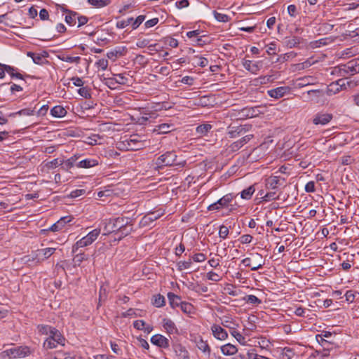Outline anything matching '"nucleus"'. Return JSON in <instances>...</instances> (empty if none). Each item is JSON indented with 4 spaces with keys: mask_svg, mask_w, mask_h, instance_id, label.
<instances>
[{
    "mask_svg": "<svg viewBox=\"0 0 359 359\" xmlns=\"http://www.w3.org/2000/svg\"><path fill=\"white\" fill-rule=\"evenodd\" d=\"M100 233V229H95L89 232L86 236L78 241L72 247V252L76 253L79 248L90 245L98 237Z\"/></svg>",
    "mask_w": 359,
    "mask_h": 359,
    "instance_id": "f257e3e1",
    "label": "nucleus"
},
{
    "mask_svg": "<svg viewBox=\"0 0 359 359\" xmlns=\"http://www.w3.org/2000/svg\"><path fill=\"white\" fill-rule=\"evenodd\" d=\"M44 53L45 55H41L40 54H36L33 52H27V55L28 57H30L35 64L43 65L45 62L43 57H46L48 55L46 52H44Z\"/></svg>",
    "mask_w": 359,
    "mask_h": 359,
    "instance_id": "7c9ffc66",
    "label": "nucleus"
},
{
    "mask_svg": "<svg viewBox=\"0 0 359 359\" xmlns=\"http://www.w3.org/2000/svg\"><path fill=\"white\" fill-rule=\"evenodd\" d=\"M34 109H21L17 112H15V113H11L9 114V116H15L16 115H20V116H32L34 115Z\"/></svg>",
    "mask_w": 359,
    "mask_h": 359,
    "instance_id": "ea45409f",
    "label": "nucleus"
},
{
    "mask_svg": "<svg viewBox=\"0 0 359 359\" xmlns=\"http://www.w3.org/2000/svg\"><path fill=\"white\" fill-rule=\"evenodd\" d=\"M191 264H192V262H191V259H189L188 261H180L179 262H177V269L179 271L187 269L190 268Z\"/></svg>",
    "mask_w": 359,
    "mask_h": 359,
    "instance_id": "de8ad7c7",
    "label": "nucleus"
},
{
    "mask_svg": "<svg viewBox=\"0 0 359 359\" xmlns=\"http://www.w3.org/2000/svg\"><path fill=\"white\" fill-rule=\"evenodd\" d=\"M180 307L184 313L190 314L193 313L194 306L189 302H182Z\"/></svg>",
    "mask_w": 359,
    "mask_h": 359,
    "instance_id": "a19ab883",
    "label": "nucleus"
},
{
    "mask_svg": "<svg viewBox=\"0 0 359 359\" xmlns=\"http://www.w3.org/2000/svg\"><path fill=\"white\" fill-rule=\"evenodd\" d=\"M305 191L307 193H313L316 191L315 183L313 181L309 182L305 186Z\"/></svg>",
    "mask_w": 359,
    "mask_h": 359,
    "instance_id": "e2e57ef3",
    "label": "nucleus"
},
{
    "mask_svg": "<svg viewBox=\"0 0 359 359\" xmlns=\"http://www.w3.org/2000/svg\"><path fill=\"white\" fill-rule=\"evenodd\" d=\"M58 344L52 337L48 338L43 343V347L46 349L55 348Z\"/></svg>",
    "mask_w": 359,
    "mask_h": 359,
    "instance_id": "49530a36",
    "label": "nucleus"
},
{
    "mask_svg": "<svg viewBox=\"0 0 359 359\" xmlns=\"http://www.w3.org/2000/svg\"><path fill=\"white\" fill-rule=\"evenodd\" d=\"M144 15H139L135 20H133L132 27L133 29H137L144 20Z\"/></svg>",
    "mask_w": 359,
    "mask_h": 359,
    "instance_id": "13d9d810",
    "label": "nucleus"
},
{
    "mask_svg": "<svg viewBox=\"0 0 359 359\" xmlns=\"http://www.w3.org/2000/svg\"><path fill=\"white\" fill-rule=\"evenodd\" d=\"M152 303L156 307H161L165 304V297L161 294L155 295Z\"/></svg>",
    "mask_w": 359,
    "mask_h": 359,
    "instance_id": "37998d69",
    "label": "nucleus"
},
{
    "mask_svg": "<svg viewBox=\"0 0 359 359\" xmlns=\"http://www.w3.org/2000/svg\"><path fill=\"white\" fill-rule=\"evenodd\" d=\"M96 65L102 70H105L108 67V60L106 59H100L96 62Z\"/></svg>",
    "mask_w": 359,
    "mask_h": 359,
    "instance_id": "680f3d73",
    "label": "nucleus"
},
{
    "mask_svg": "<svg viewBox=\"0 0 359 359\" xmlns=\"http://www.w3.org/2000/svg\"><path fill=\"white\" fill-rule=\"evenodd\" d=\"M38 327L39 332L44 334H50L54 328L48 325H39Z\"/></svg>",
    "mask_w": 359,
    "mask_h": 359,
    "instance_id": "bf43d9fd",
    "label": "nucleus"
},
{
    "mask_svg": "<svg viewBox=\"0 0 359 359\" xmlns=\"http://www.w3.org/2000/svg\"><path fill=\"white\" fill-rule=\"evenodd\" d=\"M163 327L168 333H173L177 331L175 323L170 319H163Z\"/></svg>",
    "mask_w": 359,
    "mask_h": 359,
    "instance_id": "473e14b6",
    "label": "nucleus"
},
{
    "mask_svg": "<svg viewBox=\"0 0 359 359\" xmlns=\"http://www.w3.org/2000/svg\"><path fill=\"white\" fill-rule=\"evenodd\" d=\"M55 248H48L45 249H41L38 250L39 255H43L44 259H48L50 257L55 251Z\"/></svg>",
    "mask_w": 359,
    "mask_h": 359,
    "instance_id": "c03bdc74",
    "label": "nucleus"
},
{
    "mask_svg": "<svg viewBox=\"0 0 359 359\" xmlns=\"http://www.w3.org/2000/svg\"><path fill=\"white\" fill-rule=\"evenodd\" d=\"M231 335L242 345H246L247 341L244 336H243L239 332L232 330L231 332Z\"/></svg>",
    "mask_w": 359,
    "mask_h": 359,
    "instance_id": "79ce46f5",
    "label": "nucleus"
},
{
    "mask_svg": "<svg viewBox=\"0 0 359 359\" xmlns=\"http://www.w3.org/2000/svg\"><path fill=\"white\" fill-rule=\"evenodd\" d=\"M211 331L213 336L218 340H225L228 337L227 332L219 325H212Z\"/></svg>",
    "mask_w": 359,
    "mask_h": 359,
    "instance_id": "1a4fd4ad",
    "label": "nucleus"
},
{
    "mask_svg": "<svg viewBox=\"0 0 359 359\" xmlns=\"http://www.w3.org/2000/svg\"><path fill=\"white\" fill-rule=\"evenodd\" d=\"M213 15L215 19L219 22H226L230 19L227 15L219 13L216 11H213Z\"/></svg>",
    "mask_w": 359,
    "mask_h": 359,
    "instance_id": "a18cd8bd",
    "label": "nucleus"
},
{
    "mask_svg": "<svg viewBox=\"0 0 359 359\" xmlns=\"http://www.w3.org/2000/svg\"><path fill=\"white\" fill-rule=\"evenodd\" d=\"M255 189L254 186H250L247 189L243 190L241 193V196L243 199L248 200L251 198L252 194H254Z\"/></svg>",
    "mask_w": 359,
    "mask_h": 359,
    "instance_id": "c9c22d12",
    "label": "nucleus"
},
{
    "mask_svg": "<svg viewBox=\"0 0 359 359\" xmlns=\"http://www.w3.org/2000/svg\"><path fill=\"white\" fill-rule=\"evenodd\" d=\"M248 131L247 126H229L228 127L227 134L230 138H236V137L243 135Z\"/></svg>",
    "mask_w": 359,
    "mask_h": 359,
    "instance_id": "423d86ee",
    "label": "nucleus"
},
{
    "mask_svg": "<svg viewBox=\"0 0 359 359\" xmlns=\"http://www.w3.org/2000/svg\"><path fill=\"white\" fill-rule=\"evenodd\" d=\"M127 53V48L125 46L116 47L115 49L107 53V56L109 59L115 60L118 57L124 56Z\"/></svg>",
    "mask_w": 359,
    "mask_h": 359,
    "instance_id": "9b49d317",
    "label": "nucleus"
},
{
    "mask_svg": "<svg viewBox=\"0 0 359 359\" xmlns=\"http://www.w3.org/2000/svg\"><path fill=\"white\" fill-rule=\"evenodd\" d=\"M288 91V87L282 86L269 90L268 94L271 97L278 99L283 97Z\"/></svg>",
    "mask_w": 359,
    "mask_h": 359,
    "instance_id": "2eb2a0df",
    "label": "nucleus"
},
{
    "mask_svg": "<svg viewBox=\"0 0 359 359\" xmlns=\"http://www.w3.org/2000/svg\"><path fill=\"white\" fill-rule=\"evenodd\" d=\"M207 278L208 280L215 281V282H217L220 280L219 275L213 271H210V272L208 273Z\"/></svg>",
    "mask_w": 359,
    "mask_h": 359,
    "instance_id": "338daca9",
    "label": "nucleus"
},
{
    "mask_svg": "<svg viewBox=\"0 0 359 359\" xmlns=\"http://www.w3.org/2000/svg\"><path fill=\"white\" fill-rule=\"evenodd\" d=\"M206 259L203 253H196L193 256V260L196 262H202Z\"/></svg>",
    "mask_w": 359,
    "mask_h": 359,
    "instance_id": "69168bd1",
    "label": "nucleus"
},
{
    "mask_svg": "<svg viewBox=\"0 0 359 359\" xmlns=\"http://www.w3.org/2000/svg\"><path fill=\"white\" fill-rule=\"evenodd\" d=\"M327 41H328V39H327V38L314 41H312L310 43V46L312 48H318V47H320L321 46L327 45Z\"/></svg>",
    "mask_w": 359,
    "mask_h": 359,
    "instance_id": "09e8293b",
    "label": "nucleus"
},
{
    "mask_svg": "<svg viewBox=\"0 0 359 359\" xmlns=\"http://www.w3.org/2000/svg\"><path fill=\"white\" fill-rule=\"evenodd\" d=\"M302 39L298 36H292L285 39V45L289 48L297 47L302 42Z\"/></svg>",
    "mask_w": 359,
    "mask_h": 359,
    "instance_id": "2f4dec72",
    "label": "nucleus"
},
{
    "mask_svg": "<svg viewBox=\"0 0 359 359\" xmlns=\"http://www.w3.org/2000/svg\"><path fill=\"white\" fill-rule=\"evenodd\" d=\"M73 217L72 216H66L60 218L57 222L53 224L50 230L52 231H60L67 223H69L72 221Z\"/></svg>",
    "mask_w": 359,
    "mask_h": 359,
    "instance_id": "4468645a",
    "label": "nucleus"
},
{
    "mask_svg": "<svg viewBox=\"0 0 359 359\" xmlns=\"http://www.w3.org/2000/svg\"><path fill=\"white\" fill-rule=\"evenodd\" d=\"M172 348L178 359H189V351L184 346L180 344H175Z\"/></svg>",
    "mask_w": 359,
    "mask_h": 359,
    "instance_id": "9d476101",
    "label": "nucleus"
},
{
    "mask_svg": "<svg viewBox=\"0 0 359 359\" xmlns=\"http://www.w3.org/2000/svg\"><path fill=\"white\" fill-rule=\"evenodd\" d=\"M133 18H129L127 20H123L116 22V27L119 29H123L133 23Z\"/></svg>",
    "mask_w": 359,
    "mask_h": 359,
    "instance_id": "864d4df0",
    "label": "nucleus"
},
{
    "mask_svg": "<svg viewBox=\"0 0 359 359\" xmlns=\"http://www.w3.org/2000/svg\"><path fill=\"white\" fill-rule=\"evenodd\" d=\"M104 231H105L104 232V235H107V234H109V233H114L115 234V236L117 235V229L116 227H114L113 226V220L112 219H105L104 221Z\"/></svg>",
    "mask_w": 359,
    "mask_h": 359,
    "instance_id": "bb28decb",
    "label": "nucleus"
},
{
    "mask_svg": "<svg viewBox=\"0 0 359 359\" xmlns=\"http://www.w3.org/2000/svg\"><path fill=\"white\" fill-rule=\"evenodd\" d=\"M62 11L67 13L65 18V22L70 26L74 25L76 24V18H78V13L64 8H62Z\"/></svg>",
    "mask_w": 359,
    "mask_h": 359,
    "instance_id": "aec40b11",
    "label": "nucleus"
},
{
    "mask_svg": "<svg viewBox=\"0 0 359 359\" xmlns=\"http://www.w3.org/2000/svg\"><path fill=\"white\" fill-rule=\"evenodd\" d=\"M177 156L174 151H166L165 154L161 155L156 160V165L158 168L163 166H172L179 165L180 163L177 162Z\"/></svg>",
    "mask_w": 359,
    "mask_h": 359,
    "instance_id": "f03ea898",
    "label": "nucleus"
},
{
    "mask_svg": "<svg viewBox=\"0 0 359 359\" xmlns=\"http://www.w3.org/2000/svg\"><path fill=\"white\" fill-rule=\"evenodd\" d=\"M29 350L27 347H18L4 351L2 353L11 358H20L26 356Z\"/></svg>",
    "mask_w": 359,
    "mask_h": 359,
    "instance_id": "7ed1b4c3",
    "label": "nucleus"
},
{
    "mask_svg": "<svg viewBox=\"0 0 359 359\" xmlns=\"http://www.w3.org/2000/svg\"><path fill=\"white\" fill-rule=\"evenodd\" d=\"M252 240V236L250 234H245L240 237V241L243 244L250 243Z\"/></svg>",
    "mask_w": 359,
    "mask_h": 359,
    "instance_id": "774afa93",
    "label": "nucleus"
},
{
    "mask_svg": "<svg viewBox=\"0 0 359 359\" xmlns=\"http://www.w3.org/2000/svg\"><path fill=\"white\" fill-rule=\"evenodd\" d=\"M151 342L162 348H167L170 346L169 340L165 337L156 334L151 337Z\"/></svg>",
    "mask_w": 359,
    "mask_h": 359,
    "instance_id": "6e6552de",
    "label": "nucleus"
},
{
    "mask_svg": "<svg viewBox=\"0 0 359 359\" xmlns=\"http://www.w3.org/2000/svg\"><path fill=\"white\" fill-rule=\"evenodd\" d=\"M233 198V197L231 194H226L217 202L210 205L208 209V210H216L226 207L232 201Z\"/></svg>",
    "mask_w": 359,
    "mask_h": 359,
    "instance_id": "20e7f679",
    "label": "nucleus"
},
{
    "mask_svg": "<svg viewBox=\"0 0 359 359\" xmlns=\"http://www.w3.org/2000/svg\"><path fill=\"white\" fill-rule=\"evenodd\" d=\"M278 352V359H292L295 355L294 349L290 347L280 348Z\"/></svg>",
    "mask_w": 359,
    "mask_h": 359,
    "instance_id": "dca6fc26",
    "label": "nucleus"
},
{
    "mask_svg": "<svg viewBox=\"0 0 359 359\" xmlns=\"http://www.w3.org/2000/svg\"><path fill=\"white\" fill-rule=\"evenodd\" d=\"M78 93L84 98H90V89L88 87H82L78 90Z\"/></svg>",
    "mask_w": 359,
    "mask_h": 359,
    "instance_id": "3c124183",
    "label": "nucleus"
},
{
    "mask_svg": "<svg viewBox=\"0 0 359 359\" xmlns=\"http://www.w3.org/2000/svg\"><path fill=\"white\" fill-rule=\"evenodd\" d=\"M243 65L247 70L250 71L252 74H257L259 70V62L252 64V61L245 60L243 62Z\"/></svg>",
    "mask_w": 359,
    "mask_h": 359,
    "instance_id": "c756f323",
    "label": "nucleus"
},
{
    "mask_svg": "<svg viewBox=\"0 0 359 359\" xmlns=\"http://www.w3.org/2000/svg\"><path fill=\"white\" fill-rule=\"evenodd\" d=\"M245 300H246L247 303L254 304V305H258L262 303V301L259 298H257L255 295H253V294L248 295L245 297Z\"/></svg>",
    "mask_w": 359,
    "mask_h": 359,
    "instance_id": "5fc2aeb1",
    "label": "nucleus"
},
{
    "mask_svg": "<svg viewBox=\"0 0 359 359\" xmlns=\"http://www.w3.org/2000/svg\"><path fill=\"white\" fill-rule=\"evenodd\" d=\"M161 213L159 212H149L147 215H144L140 221V225L147 226L149 225V224L157 219H158L161 216Z\"/></svg>",
    "mask_w": 359,
    "mask_h": 359,
    "instance_id": "ddd939ff",
    "label": "nucleus"
},
{
    "mask_svg": "<svg viewBox=\"0 0 359 359\" xmlns=\"http://www.w3.org/2000/svg\"><path fill=\"white\" fill-rule=\"evenodd\" d=\"M220 348L222 353L225 355H233L238 352L237 347L229 343L222 346Z\"/></svg>",
    "mask_w": 359,
    "mask_h": 359,
    "instance_id": "4be33fe9",
    "label": "nucleus"
},
{
    "mask_svg": "<svg viewBox=\"0 0 359 359\" xmlns=\"http://www.w3.org/2000/svg\"><path fill=\"white\" fill-rule=\"evenodd\" d=\"M139 135L135 134L130 136V139L127 140L126 142H127L126 149L128 150L136 151L141 149L140 146L133 147L132 144H141L142 142L139 140Z\"/></svg>",
    "mask_w": 359,
    "mask_h": 359,
    "instance_id": "a211bd4d",
    "label": "nucleus"
},
{
    "mask_svg": "<svg viewBox=\"0 0 359 359\" xmlns=\"http://www.w3.org/2000/svg\"><path fill=\"white\" fill-rule=\"evenodd\" d=\"M133 223L131 222V223L126 224L123 227H122L120 230L118 231L116 236L118 237V239L120 240L122 238H124L129 235L133 230Z\"/></svg>",
    "mask_w": 359,
    "mask_h": 359,
    "instance_id": "5701e85b",
    "label": "nucleus"
},
{
    "mask_svg": "<svg viewBox=\"0 0 359 359\" xmlns=\"http://www.w3.org/2000/svg\"><path fill=\"white\" fill-rule=\"evenodd\" d=\"M337 70L339 71V76L343 77H346L348 75H354L358 73L353 60L349 61L345 65H339V68L337 69Z\"/></svg>",
    "mask_w": 359,
    "mask_h": 359,
    "instance_id": "39448f33",
    "label": "nucleus"
},
{
    "mask_svg": "<svg viewBox=\"0 0 359 359\" xmlns=\"http://www.w3.org/2000/svg\"><path fill=\"white\" fill-rule=\"evenodd\" d=\"M173 125L168 123H162L156 126L154 129V132H156L158 134H166L173 130Z\"/></svg>",
    "mask_w": 359,
    "mask_h": 359,
    "instance_id": "393cba45",
    "label": "nucleus"
},
{
    "mask_svg": "<svg viewBox=\"0 0 359 359\" xmlns=\"http://www.w3.org/2000/svg\"><path fill=\"white\" fill-rule=\"evenodd\" d=\"M168 298L169 299L170 304L172 308L180 306L182 302L181 297L172 292L168 293Z\"/></svg>",
    "mask_w": 359,
    "mask_h": 359,
    "instance_id": "a878e982",
    "label": "nucleus"
},
{
    "mask_svg": "<svg viewBox=\"0 0 359 359\" xmlns=\"http://www.w3.org/2000/svg\"><path fill=\"white\" fill-rule=\"evenodd\" d=\"M50 114L54 117L62 118L67 114V111L63 107L57 105L51 109Z\"/></svg>",
    "mask_w": 359,
    "mask_h": 359,
    "instance_id": "cd10ccee",
    "label": "nucleus"
},
{
    "mask_svg": "<svg viewBox=\"0 0 359 359\" xmlns=\"http://www.w3.org/2000/svg\"><path fill=\"white\" fill-rule=\"evenodd\" d=\"M113 220V226L116 227V229L117 231L120 230L122 227L126 226L128 224L131 223L133 222V219L129 217H118L114 219H112Z\"/></svg>",
    "mask_w": 359,
    "mask_h": 359,
    "instance_id": "f3484780",
    "label": "nucleus"
},
{
    "mask_svg": "<svg viewBox=\"0 0 359 359\" xmlns=\"http://www.w3.org/2000/svg\"><path fill=\"white\" fill-rule=\"evenodd\" d=\"M241 113L243 116L247 118H253L257 117L259 114H263L260 110V107H245L241 110Z\"/></svg>",
    "mask_w": 359,
    "mask_h": 359,
    "instance_id": "f8f14e48",
    "label": "nucleus"
},
{
    "mask_svg": "<svg viewBox=\"0 0 359 359\" xmlns=\"http://www.w3.org/2000/svg\"><path fill=\"white\" fill-rule=\"evenodd\" d=\"M287 13L291 17H296L298 14L297 6L293 4L289 5L287 6Z\"/></svg>",
    "mask_w": 359,
    "mask_h": 359,
    "instance_id": "052dcab7",
    "label": "nucleus"
},
{
    "mask_svg": "<svg viewBox=\"0 0 359 359\" xmlns=\"http://www.w3.org/2000/svg\"><path fill=\"white\" fill-rule=\"evenodd\" d=\"M111 81H114L115 83L126 85L128 83V78L126 76L125 74H115L114 78L110 79Z\"/></svg>",
    "mask_w": 359,
    "mask_h": 359,
    "instance_id": "72a5a7b5",
    "label": "nucleus"
},
{
    "mask_svg": "<svg viewBox=\"0 0 359 359\" xmlns=\"http://www.w3.org/2000/svg\"><path fill=\"white\" fill-rule=\"evenodd\" d=\"M222 324L223 326L229 328L231 330H235L236 326L237 325L230 318H227L226 319L224 320Z\"/></svg>",
    "mask_w": 359,
    "mask_h": 359,
    "instance_id": "603ef678",
    "label": "nucleus"
},
{
    "mask_svg": "<svg viewBox=\"0 0 359 359\" xmlns=\"http://www.w3.org/2000/svg\"><path fill=\"white\" fill-rule=\"evenodd\" d=\"M50 337L54 339L57 344L63 345V341H65V339L62 336L60 332L55 328H53V330L50 334Z\"/></svg>",
    "mask_w": 359,
    "mask_h": 359,
    "instance_id": "f704fd0d",
    "label": "nucleus"
},
{
    "mask_svg": "<svg viewBox=\"0 0 359 359\" xmlns=\"http://www.w3.org/2000/svg\"><path fill=\"white\" fill-rule=\"evenodd\" d=\"M196 343L199 350L210 356L211 348L207 341H204L202 337H200L196 341Z\"/></svg>",
    "mask_w": 359,
    "mask_h": 359,
    "instance_id": "6ab92c4d",
    "label": "nucleus"
},
{
    "mask_svg": "<svg viewBox=\"0 0 359 359\" xmlns=\"http://www.w3.org/2000/svg\"><path fill=\"white\" fill-rule=\"evenodd\" d=\"M229 228L225 225H222L219 227V236L221 238L225 239L229 234Z\"/></svg>",
    "mask_w": 359,
    "mask_h": 359,
    "instance_id": "6e6d98bb",
    "label": "nucleus"
},
{
    "mask_svg": "<svg viewBox=\"0 0 359 359\" xmlns=\"http://www.w3.org/2000/svg\"><path fill=\"white\" fill-rule=\"evenodd\" d=\"M253 259H254V263H253V264H252L251 270L257 271V270L262 268V266L264 265V260L263 259L262 255H260L259 253H256L254 255Z\"/></svg>",
    "mask_w": 359,
    "mask_h": 359,
    "instance_id": "b1692460",
    "label": "nucleus"
},
{
    "mask_svg": "<svg viewBox=\"0 0 359 359\" xmlns=\"http://www.w3.org/2000/svg\"><path fill=\"white\" fill-rule=\"evenodd\" d=\"M88 3L97 8H101L109 5L111 3L110 0H88Z\"/></svg>",
    "mask_w": 359,
    "mask_h": 359,
    "instance_id": "58836bf2",
    "label": "nucleus"
},
{
    "mask_svg": "<svg viewBox=\"0 0 359 359\" xmlns=\"http://www.w3.org/2000/svg\"><path fill=\"white\" fill-rule=\"evenodd\" d=\"M308 95L311 96V100L316 102H318V98L323 95V93L320 90H311L307 92Z\"/></svg>",
    "mask_w": 359,
    "mask_h": 359,
    "instance_id": "4c0bfd02",
    "label": "nucleus"
},
{
    "mask_svg": "<svg viewBox=\"0 0 359 359\" xmlns=\"http://www.w3.org/2000/svg\"><path fill=\"white\" fill-rule=\"evenodd\" d=\"M59 58L62 61H64V62H71V63L75 62L76 64H79L80 62V60H81V57H79V56L72 57V56H69V55H67V56L59 57Z\"/></svg>",
    "mask_w": 359,
    "mask_h": 359,
    "instance_id": "8fccbe9b",
    "label": "nucleus"
},
{
    "mask_svg": "<svg viewBox=\"0 0 359 359\" xmlns=\"http://www.w3.org/2000/svg\"><path fill=\"white\" fill-rule=\"evenodd\" d=\"M212 128V125L208 123L201 124L196 127V132L200 136L207 135L208 132Z\"/></svg>",
    "mask_w": 359,
    "mask_h": 359,
    "instance_id": "c85d7f7f",
    "label": "nucleus"
},
{
    "mask_svg": "<svg viewBox=\"0 0 359 359\" xmlns=\"http://www.w3.org/2000/svg\"><path fill=\"white\" fill-rule=\"evenodd\" d=\"M333 115L329 113H318L313 118V123L315 125H325L330 122Z\"/></svg>",
    "mask_w": 359,
    "mask_h": 359,
    "instance_id": "0eeeda50",
    "label": "nucleus"
},
{
    "mask_svg": "<svg viewBox=\"0 0 359 359\" xmlns=\"http://www.w3.org/2000/svg\"><path fill=\"white\" fill-rule=\"evenodd\" d=\"M79 158V156H77V155H74V156H72L71 158L67 159L66 161L63 162L62 168L66 170H69L74 165V163Z\"/></svg>",
    "mask_w": 359,
    "mask_h": 359,
    "instance_id": "e433bc0d",
    "label": "nucleus"
},
{
    "mask_svg": "<svg viewBox=\"0 0 359 359\" xmlns=\"http://www.w3.org/2000/svg\"><path fill=\"white\" fill-rule=\"evenodd\" d=\"M98 165V161L94 158H86L80 161L76 166L81 168H90Z\"/></svg>",
    "mask_w": 359,
    "mask_h": 359,
    "instance_id": "412c9836",
    "label": "nucleus"
},
{
    "mask_svg": "<svg viewBox=\"0 0 359 359\" xmlns=\"http://www.w3.org/2000/svg\"><path fill=\"white\" fill-rule=\"evenodd\" d=\"M356 292L353 290H348L345 294L346 301L348 303H352L355 300Z\"/></svg>",
    "mask_w": 359,
    "mask_h": 359,
    "instance_id": "4d7b16f0",
    "label": "nucleus"
},
{
    "mask_svg": "<svg viewBox=\"0 0 359 359\" xmlns=\"http://www.w3.org/2000/svg\"><path fill=\"white\" fill-rule=\"evenodd\" d=\"M195 59L198 60L197 65L201 67H204L208 64V60L203 57L195 56Z\"/></svg>",
    "mask_w": 359,
    "mask_h": 359,
    "instance_id": "0e129e2a",
    "label": "nucleus"
}]
</instances>
